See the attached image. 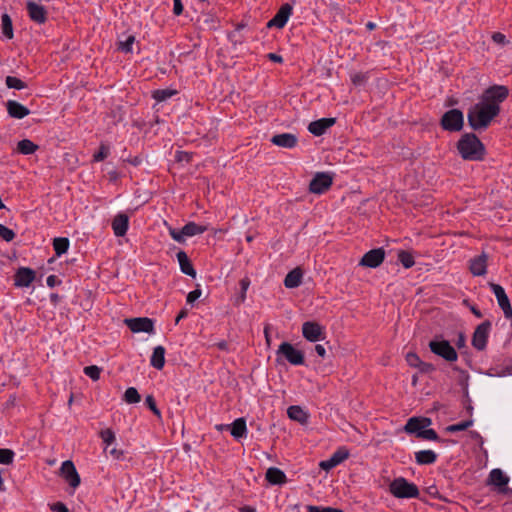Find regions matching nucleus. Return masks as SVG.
I'll use <instances>...</instances> for the list:
<instances>
[{
    "label": "nucleus",
    "mask_w": 512,
    "mask_h": 512,
    "mask_svg": "<svg viewBox=\"0 0 512 512\" xmlns=\"http://www.w3.org/2000/svg\"><path fill=\"white\" fill-rule=\"evenodd\" d=\"M458 153L466 161H482L486 155V148L474 133H465L456 144Z\"/></svg>",
    "instance_id": "f257e3e1"
},
{
    "label": "nucleus",
    "mask_w": 512,
    "mask_h": 512,
    "mask_svg": "<svg viewBox=\"0 0 512 512\" xmlns=\"http://www.w3.org/2000/svg\"><path fill=\"white\" fill-rule=\"evenodd\" d=\"M497 116L498 114L492 111L491 108L478 102L468 110V125L475 131L485 130Z\"/></svg>",
    "instance_id": "f03ea898"
},
{
    "label": "nucleus",
    "mask_w": 512,
    "mask_h": 512,
    "mask_svg": "<svg viewBox=\"0 0 512 512\" xmlns=\"http://www.w3.org/2000/svg\"><path fill=\"white\" fill-rule=\"evenodd\" d=\"M508 96L509 88L507 86L494 84L483 91L479 102L491 108L492 111L499 115L501 112L500 104L503 103Z\"/></svg>",
    "instance_id": "7ed1b4c3"
},
{
    "label": "nucleus",
    "mask_w": 512,
    "mask_h": 512,
    "mask_svg": "<svg viewBox=\"0 0 512 512\" xmlns=\"http://www.w3.org/2000/svg\"><path fill=\"white\" fill-rule=\"evenodd\" d=\"M389 492L399 499L418 498L420 494L417 485L409 482L404 477L395 478L389 484Z\"/></svg>",
    "instance_id": "20e7f679"
},
{
    "label": "nucleus",
    "mask_w": 512,
    "mask_h": 512,
    "mask_svg": "<svg viewBox=\"0 0 512 512\" xmlns=\"http://www.w3.org/2000/svg\"><path fill=\"white\" fill-rule=\"evenodd\" d=\"M277 354V362H280V358H284L287 362H289L291 365H303L305 363V356L304 352L296 349L291 343L289 342H282L278 350L276 352Z\"/></svg>",
    "instance_id": "39448f33"
},
{
    "label": "nucleus",
    "mask_w": 512,
    "mask_h": 512,
    "mask_svg": "<svg viewBox=\"0 0 512 512\" xmlns=\"http://www.w3.org/2000/svg\"><path fill=\"white\" fill-rule=\"evenodd\" d=\"M440 126L449 132L461 131L464 126L463 112L456 108L446 111L440 119Z\"/></svg>",
    "instance_id": "423d86ee"
},
{
    "label": "nucleus",
    "mask_w": 512,
    "mask_h": 512,
    "mask_svg": "<svg viewBox=\"0 0 512 512\" xmlns=\"http://www.w3.org/2000/svg\"><path fill=\"white\" fill-rule=\"evenodd\" d=\"M492 322L488 319L480 323L472 334L471 344L477 351H484L488 344Z\"/></svg>",
    "instance_id": "0eeeda50"
},
{
    "label": "nucleus",
    "mask_w": 512,
    "mask_h": 512,
    "mask_svg": "<svg viewBox=\"0 0 512 512\" xmlns=\"http://www.w3.org/2000/svg\"><path fill=\"white\" fill-rule=\"evenodd\" d=\"M429 348L432 353L448 362H454L458 358L455 348L447 340L434 339L429 342Z\"/></svg>",
    "instance_id": "6e6552de"
},
{
    "label": "nucleus",
    "mask_w": 512,
    "mask_h": 512,
    "mask_svg": "<svg viewBox=\"0 0 512 512\" xmlns=\"http://www.w3.org/2000/svg\"><path fill=\"white\" fill-rule=\"evenodd\" d=\"M333 184V177L326 172H318L312 178L309 184V191L313 194H323L330 189Z\"/></svg>",
    "instance_id": "1a4fd4ad"
},
{
    "label": "nucleus",
    "mask_w": 512,
    "mask_h": 512,
    "mask_svg": "<svg viewBox=\"0 0 512 512\" xmlns=\"http://www.w3.org/2000/svg\"><path fill=\"white\" fill-rule=\"evenodd\" d=\"M489 286L495 294L498 305L502 309L505 318L512 320V306L504 288L496 283H490Z\"/></svg>",
    "instance_id": "9d476101"
},
{
    "label": "nucleus",
    "mask_w": 512,
    "mask_h": 512,
    "mask_svg": "<svg viewBox=\"0 0 512 512\" xmlns=\"http://www.w3.org/2000/svg\"><path fill=\"white\" fill-rule=\"evenodd\" d=\"M124 323L133 333L154 332V320L148 317L128 318L124 320Z\"/></svg>",
    "instance_id": "9b49d317"
},
{
    "label": "nucleus",
    "mask_w": 512,
    "mask_h": 512,
    "mask_svg": "<svg viewBox=\"0 0 512 512\" xmlns=\"http://www.w3.org/2000/svg\"><path fill=\"white\" fill-rule=\"evenodd\" d=\"M302 335L309 342H317L325 338L323 327L315 321H306L303 323Z\"/></svg>",
    "instance_id": "f8f14e48"
},
{
    "label": "nucleus",
    "mask_w": 512,
    "mask_h": 512,
    "mask_svg": "<svg viewBox=\"0 0 512 512\" xmlns=\"http://www.w3.org/2000/svg\"><path fill=\"white\" fill-rule=\"evenodd\" d=\"M385 259V250L380 248H375L366 252L361 258L359 265L369 268H377L379 267Z\"/></svg>",
    "instance_id": "ddd939ff"
},
{
    "label": "nucleus",
    "mask_w": 512,
    "mask_h": 512,
    "mask_svg": "<svg viewBox=\"0 0 512 512\" xmlns=\"http://www.w3.org/2000/svg\"><path fill=\"white\" fill-rule=\"evenodd\" d=\"M293 7L289 3H284L276 12L274 17L267 22V27H276L282 29L285 27L290 15L292 14Z\"/></svg>",
    "instance_id": "4468645a"
},
{
    "label": "nucleus",
    "mask_w": 512,
    "mask_h": 512,
    "mask_svg": "<svg viewBox=\"0 0 512 512\" xmlns=\"http://www.w3.org/2000/svg\"><path fill=\"white\" fill-rule=\"evenodd\" d=\"M60 475L69 485L76 488L80 485L81 479L76 470L74 463L71 460H66L62 463L60 468Z\"/></svg>",
    "instance_id": "2eb2a0df"
},
{
    "label": "nucleus",
    "mask_w": 512,
    "mask_h": 512,
    "mask_svg": "<svg viewBox=\"0 0 512 512\" xmlns=\"http://www.w3.org/2000/svg\"><path fill=\"white\" fill-rule=\"evenodd\" d=\"M26 10L31 21L37 24H44L48 19L46 8L34 1H28L26 3Z\"/></svg>",
    "instance_id": "dca6fc26"
},
{
    "label": "nucleus",
    "mask_w": 512,
    "mask_h": 512,
    "mask_svg": "<svg viewBox=\"0 0 512 512\" xmlns=\"http://www.w3.org/2000/svg\"><path fill=\"white\" fill-rule=\"evenodd\" d=\"M36 278V272L29 267H19L14 274L15 287H29Z\"/></svg>",
    "instance_id": "f3484780"
},
{
    "label": "nucleus",
    "mask_w": 512,
    "mask_h": 512,
    "mask_svg": "<svg viewBox=\"0 0 512 512\" xmlns=\"http://www.w3.org/2000/svg\"><path fill=\"white\" fill-rule=\"evenodd\" d=\"M349 451L345 447L338 448L329 459L325 461H321L319 466L321 469L325 471H329L330 469L336 467L343 461L349 458Z\"/></svg>",
    "instance_id": "a211bd4d"
},
{
    "label": "nucleus",
    "mask_w": 512,
    "mask_h": 512,
    "mask_svg": "<svg viewBox=\"0 0 512 512\" xmlns=\"http://www.w3.org/2000/svg\"><path fill=\"white\" fill-rule=\"evenodd\" d=\"M431 423V419L427 417H411L404 426V430L409 434H415L418 438L419 432L430 426Z\"/></svg>",
    "instance_id": "6ab92c4d"
},
{
    "label": "nucleus",
    "mask_w": 512,
    "mask_h": 512,
    "mask_svg": "<svg viewBox=\"0 0 512 512\" xmlns=\"http://www.w3.org/2000/svg\"><path fill=\"white\" fill-rule=\"evenodd\" d=\"M336 123V118H321L312 121L308 125V131L314 136H322L330 127Z\"/></svg>",
    "instance_id": "aec40b11"
},
{
    "label": "nucleus",
    "mask_w": 512,
    "mask_h": 512,
    "mask_svg": "<svg viewBox=\"0 0 512 512\" xmlns=\"http://www.w3.org/2000/svg\"><path fill=\"white\" fill-rule=\"evenodd\" d=\"M487 260L486 254H481L470 260L469 270L474 276H483L487 273Z\"/></svg>",
    "instance_id": "412c9836"
},
{
    "label": "nucleus",
    "mask_w": 512,
    "mask_h": 512,
    "mask_svg": "<svg viewBox=\"0 0 512 512\" xmlns=\"http://www.w3.org/2000/svg\"><path fill=\"white\" fill-rule=\"evenodd\" d=\"M7 113L15 119H23L30 114V110L15 100H8L6 103Z\"/></svg>",
    "instance_id": "4be33fe9"
},
{
    "label": "nucleus",
    "mask_w": 512,
    "mask_h": 512,
    "mask_svg": "<svg viewBox=\"0 0 512 512\" xmlns=\"http://www.w3.org/2000/svg\"><path fill=\"white\" fill-rule=\"evenodd\" d=\"M272 144L283 148H294L298 143V138L292 133L276 134L271 138Z\"/></svg>",
    "instance_id": "5701e85b"
},
{
    "label": "nucleus",
    "mask_w": 512,
    "mask_h": 512,
    "mask_svg": "<svg viewBox=\"0 0 512 512\" xmlns=\"http://www.w3.org/2000/svg\"><path fill=\"white\" fill-rule=\"evenodd\" d=\"M129 228V217L125 213L117 214L112 221V229L118 237L126 235Z\"/></svg>",
    "instance_id": "b1692460"
},
{
    "label": "nucleus",
    "mask_w": 512,
    "mask_h": 512,
    "mask_svg": "<svg viewBox=\"0 0 512 512\" xmlns=\"http://www.w3.org/2000/svg\"><path fill=\"white\" fill-rule=\"evenodd\" d=\"M226 428L230 430L235 439H241L247 434L246 420L243 417L237 418L231 424L226 425Z\"/></svg>",
    "instance_id": "393cba45"
},
{
    "label": "nucleus",
    "mask_w": 512,
    "mask_h": 512,
    "mask_svg": "<svg viewBox=\"0 0 512 512\" xmlns=\"http://www.w3.org/2000/svg\"><path fill=\"white\" fill-rule=\"evenodd\" d=\"M177 260L180 265V269L182 273L195 278L196 276V270L193 267V264L191 263L190 259L188 258V255L185 251L180 250L176 254Z\"/></svg>",
    "instance_id": "a878e982"
},
{
    "label": "nucleus",
    "mask_w": 512,
    "mask_h": 512,
    "mask_svg": "<svg viewBox=\"0 0 512 512\" xmlns=\"http://www.w3.org/2000/svg\"><path fill=\"white\" fill-rule=\"evenodd\" d=\"M265 478L271 485H283L287 482L286 474L277 467L268 468Z\"/></svg>",
    "instance_id": "bb28decb"
},
{
    "label": "nucleus",
    "mask_w": 512,
    "mask_h": 512,
    "mask_svg": "<svg viewBox=\"0 0 512 512\" xmlns=\"http://www.w3.org/2000/svg\"><path fill=\"white\" fill-rule=\"evenodd\" d=\"M303 278V270L300 267H296L291 270L284 279V285L286 288H297L301 285Z\"/></svg>",
    "instance_id": "cd10ccee"
},
{
    "label": "nucleus",
    "mask_w": 512,
    "mask_h": 512,
    "mask_svg": "<svg viewBox=\"0 0 512 512\" xmlns=\"http://www.w3.org/2000/svg\"><path fill=\"white\" fill-rule=\"evenodd\" d=\"M150 364L157 370L163 369L165 365V348L163 346H156L153 349Z\"/></svg>",
    "instance_id": "c85d7f7f"
},
{
    "label": "nucleus",
    "mask_w": 512,
    "mask_h": 512,
    "mask_svg": "<svg viewBox=\"0 0 512 512\" xmlns=\"http://www.w3.org/2000/svg\"><path fill=\"white\" fill-rule=\"evenodd\" d=\"M287 414L291 420L297 421L300 424H306L308 422L309 415L300 406H290L287 409Z\"/></svg>",
    "instance_id": "c756f323"
},
{
    "label": "nucleus",
    "mask_w": 512,
    "mask_h": 512,
    "mask_svg": "<svg viewBox=\"0 0 512 512\" xmlns=\"http://www.w3.org/2000/svg\"><path fill=\"white\" fill-rule=\"evenodd\" d=\"M415 460L419 465H430L436 462L437 454L432 450L415 452Z\"/></svg>",
    "instance_id": "7c9ffc66"
},
{
    "label": "nucleus",
    "mask_w": 512,
    "mask_h": 512,
    "mask_svg": "<svg viewBox=\"0 0 512 512\" xmlns=\"http://www.w3.org/2000/svg\"><path fill=\"white\" fill-rule=\"evenodd\" d=\"M489 479L493 485L499 488L506 486L509 482V478L501 469H493L489 474Z\"/></svg>",
    "instance_id": "2f4dec72"
},
{
    "label": "nucleus",
    "mask_w": 512,
    "mask_h": 512,
    "mask_svg": "<svg viewBox=\"0 0 512 512\" xmlns=\"http://www.w3.org/2000/svg\"><path fill=\"white\" fill-rule=\"evenodd\" d=\"M38 149H39V146L29 139H23L17 143V152L22 155L33 154Z\"/></svg>",
    "instance_id": "473e14b6"
},
{
    "label": "nucleus",
    "mask_w": 512,
    "mask_h": 512,
    "mask_svg": "<svg viewBox=\"0 0 512 512\" xmlns=\"http://www.w3.org/2000/svg\"><path fill=\"white\" fill-rule=\"evenodd\" d=\"M207 231V227L203 225H199L195 222H188L182 227V234H185L186 237H192L195 235H199Z\"/></svg>",
    "instance_id": "72a5a7b5"
},
{
    "label": "nucleus",
    "mask_w": 512,
    "mask_h": 512,
    "mask_svg": "<svg viewBox=\"0 0 512 512\" xmlns=\"http://www.w3.org/2000/svg\"><path fill=\"white\" fill-rule=\"evenodd\" d=\"M250 284H251V280H250V278L248 276L243 277L239 281L240 293L235 298L234 305L239 306V305H241V304H243L245 302V300H246V292H247Z\"/></svg>",
    "instance_id": "f704fd0d"
},
{
    "label": "nucleus",
    "mask_w": 512,
    "mask_h": 512,
    "mask_svg": "<svg viewBox=\"0 0 512 512\" xmlns=\"http://www.w3.org/2000/svg\"><path fill=\"white\" fill-rule=\"evenodd\" d=\"M69 245V239L66 237H56L53 239V249L58 257L68 251Z\"/></svg>",
    "instance_id": "c9c22d12"
},
{
    "label": "nucleus",
    "mask_w": 512,
    "mask_h": 512,
    "mask_svg": "<svg viewBox=\"0 0 512 512\" xmlns=\"http://www.w3.org/2000/svg\"><path fill=\"white\" fill-rule=\"evenodd\" d=\"M1 28L3 35L7 39H12L14 37L12 19L7 13L2 14L1 16Z\"/></svg>",
    "instance_id": "e433bc0d"
},
{
    "label": "nucleus",
    "mask_w": 512,
    "mask_h": 512,
    "mask_svg": "<svg viewBox=\"0 0 512 512\" xmlns=\"http://www.w3.org/2000/svg\"><path fill=\"white\" fill-rule=\"evenodd\" d=\"M418 438L424 439V440L442 442V443L451 442L450 440L440 438L439 435L437 434V432L431 428L430 429L424 428L423 431L419 432Z\"/></svg>",
    "instance_id": "4c0bfd02"
},
{
    "label": "nucleus",
    "mask_w": 512,
    "mask_h": 512,
    "mask_svg": "<svg viewBox=\"0 0 512 512\" xmlns=\"http://www.w3.org/2000/svg\"><path fill=\"white\" fill-rule=\"evenodd\" d=\"M176 94L177 90L174 89H157L152 92V98L157 102H163Z\"/></svg>",
    "instance_id": "58836bf2"
},
{
    "label": "nucleus",
    "mask_w": 512,
    "mask_h": 512,
    "mask_svg": "<svg viewBox=\"0 0 512 512\" xmlns=\"http://www.w3.org/2000/svg\"><path fill=\"white\" fill-rule=\"evenodd\" d=\"M398 260L406 269L413 267L415 264L414 256L406 250H400L398 252Z\"/></svg>",
    "instance_id": "ea45409f"
},
{
    "label": "nucleus",
    "mask_w": 512,
    "mask_h": 512,
    "mask_svg": "<svg viewBox=\"0 0 512 512\" xmlns=\"http://www.w3.org/2000/svg\"><path fill=\"white\" fill-rule=\"evenodd\" d=\"M110 155V147L101 142L99 145V149L96 153L93 154V162H101L105 160Z\"/></svg>",
    "instance_id": "a19ab883"
},
{
    "label": "nucleus",
    "mask_w": 512,
    "mask_h": 512,
    "mask_svg": "<svg viewBox=\"0 0 512 512\" xmlns=\"http://www.w3.org/2000/svg\"><path fill=\"white\" fill-rule=\"evenodd\" d=\"M140 400H141V396L136 388L129 387L126 389V391L124 393V401L125 402H127L128 404H135V403L140 402Z\"/></svg>",
    "instance_id": "79ce46f5"
},
{
    "label": "nucleus",
    "mask_w": 512,
    "mask_h": 512,
    "mask_svg": "<svg viewBox=\"0 0 512 512\" xmlns=\"http://www.w3.org/2000/svg\"><path fill=\"white\" fill-rule=\"evenodd\" d=\"M5 84L10 89L21 90L27 87V83L14 76H7Z\"/></svg>",
    "instance_id": "37998d69"
},
{
    "label": "nucleus",
    "mask_w": 512,
    "mask_h": 512,
    "mask_svg": "<svg viewBox=\"0 0 512 512\" xmlns=\"http://www.w3.org/2000/svg\"><path fill=\"white\" fill-rule=\"evenodd\" d=\"M472 425H473V420L472 419H468V420L461 421L459 423L447 426L446 427V431L447 432H451V433H455V432H459V431H464V430H467Z\"/></svg>",
    "instance_id": "c03bdc74"
},
{
    "label": "nucleus",
    "mask_w": 512,
    "mask_h": 512,
    "mask_svg": "<svg viewBox=\"0 0 512 512\" xmlns=\"http://www.w3.org/2000/svg\"><path fill=\"white\" fill-rule=\"evenodd\" d=\"M15 453L8 448H0V464L10 465L13 463Z\"/></svg>",
    "instance_id": "a18cd8bd"
},
{
    "label": "nucleus",
    "mask_w": 512,
    "mask_h": 512,
    "mask_svg": "<svg viewBox=\"0 0 512 512\" xmlns=\"http://www.w3.org/2000/svg\"><path fill=\"white\" fill-rule=\"evenodd\" d=\"M84 374L90 377L93 381H97L100 378L101 368L96 365L86 366L84 368Z\"/></svg>",
    "instance_id": "49530a36"
},
{
    "label": "nucleus",
    "mask_w": 512,
    "mask_h": 512,
    "mask_svg": "<svg viewBox=\"0 0 512 512\" xmlns=\"http://www.w3.org/2000/svg\"><path fill=\"white\" fill-rule=\"evenodd\" d=\"M16 234L15 232L6 227L3 224H0V238L3 239L6 242H11L15 238Z\"/></svg>",
    "instance_id": "de8ad7c7"
},
{
    "label": "nucleus",
    "mask_w": 512,
    "mask_h": 512,
    "mask_svg": "<svg viewBox=\"0 0 512 512\" xmlns=\"http://www.w3.org/2000/svg\"><path fill=\"white\" fill-rule=\"evenodd\" d=\"M135 41V37L133 35L128 36L125 41H121L118 44V50L124 53H130L132 51V45Z\"/></svg>",
    "instance_id": "09e8293b"
},
{
    "label": "nucleus",
    "mask_w": 512,
    "mask_h": 512,
    "mask_svg": "<svg viewBox=\"0 0 512 512\" xmlns=\"http://www.w3.org/2000/svg\"><path fill=\"white\" fill-rule=\"evenodd\" d=\"M99 434H100L102 441L107 446H109L110 444H112L115 441V433L110 428L101 430Z\"/></svg>",
    "instance_id": "8fccbe9b"
},
{
    "label": "nucleus",
    "mask_w": 512,
    "mask_h": 512,
    "mask_svg": "<svg viewBox=\"0 0 512 512\" xmlns=\"http://www.w3.org/2000/svg\"><path fill=\"white\" fill-rule=\"evenodd\" d=\"M145 405L153 412L155 416L161 417V411L158 409L153 395L146 396Z\"/></svg>",
    "instance_id": "3c124183"
},
{
    "label": "nucleus",
    "mask_w": 512,
    "mask_h": 512,
    "mask_svg": "<svg viewBox=\"0 0 512 512\" xmlns=\"http://www.w3.org/2000/svg\"><path fill=\"white\" fill-rule=\"evenodd\" d=\"M368 80V73L364 72H357L353 75H351V82L355 86H361L365 84Z\"/></svg>",
    "instance_id": "603ef678"
},
{
    "label": "nucleus",
    "mask_w": 512,
    "mask_h": 512,
    "mask_svg": "<svg viewBox=\"0 0 512 512\" xmlns=\"http://www.w3.org/2000/svg\"><path fill=\"white\" fill-rule=\"evenodd\" d=\"M307 512H344V511L342 509L334 508V507L308 505Z\"/></svg>",
    "instance_id": "864d4df0"
},
{
    "label": "nucleus",
    "mask_w": 512,
    "mask_h": 512,
    "mask_svg": "<svg viewBox=\"0 0 512 512\" xmlns=\"http://www.w3.org/2000/svg\"><path fill=\"white\" fill-rule=\"evenodd\" d=\"M406 362L410 367L418 368L421 359L416 353L409 352L406 355Z\"/></svg>",
    "instance_id": "5fc2aeb1"
},
{
    "label": "nucleus",
    "mask_w": 512,
    "mask_h": 512,
    "mask_svg": "<svg viewBox=\"0 0 512 512\" xmlns=\"http://www.w3.org/2000/svg\"><path fill=\"white\" fill-rule=\"evenodd\" d=\"M175 160L177 162H187L189 163L192 160V154L185 151H177L175 155Z\"/></svg>",
    "instance_id": "6e6d98bb"
},
{
    "label": "nucleus",
    "mask_w": 512,
    "mask_h": 512,
    "mask_svg": "<svg viewBox=\"0 0 512 512\" xmlns=\"http://www.w3.org/2000/svg\"><path fill=\"white\" fill-rule=\"evenodd\" d=\"M202 292L199 288L190 291L187 295L186 301L189 304H193L198 298H200Z\"/></svg>",
    "instance_id": "4d7b16f0"
},
{
    "label": "nucleus",
    "mask_w": 512,
    "mask_h": 512,
    "mask_svg": "<svg viewBox=\"0 0 512 512\" xmlns=\"http://www.w3.org/2000/svg\"><path fill=\"white\" fill-rule=\"evenodd\" d=\"M491 38H492L493 42L500 44V45H505L508 43L506 36L501 32H494L492 34Z\"/></svg>",
    "instance_id": "13d9d810"
},
{
    "label": "nucleus",
    "mask_w": 512,
    "mask_h": 512,
    "mask_svg": "<svg viewBox=\"0 0 512 512\" xmlns=\"http://www.w3.org/2000/svg\"><path fill=\"white\" fill-rule=\"evenodd\" d=\"M418 369L421 373H431L435 371V366L432 363H427L421 360Z\"/></svg>",
    "instance_id": "bf43d9fd"
},
{
    "label": "nucleus",
    "mask_w": 512,
    "mask_h": 512,
    "mask_svg": "<svg viewBox=\"0 0 512 512\" xmlns=\"http://www.w3.org/2000/svg\"><path fill=\"white\" fill-rule=\"evenodd\" d=\"M50 509L55 512H70L68 507L63 502H56L50 506Z\"/></svg>",
    "instance_id": "052dcab7"
},
{
    "label": "nucleus",
    "mask_w": 512,
    "mask_h": 512,
    "mask_svg": "<svg viewBox=\"0 0 512 512\" xmlns=\"http://www.w3.org/2000/svg\"><path fill=\"white\" fill-rule=\"evenodd\" d=\"M170 235L177 242L181 243V242L185 241L184 237H186V236H185V234H182V229L181 230L170 229Z\"/></svg>",
    "instance_id": "680f3d73"
},
{
    "label": "nucleus",
    "mask_w": 512,
    "mask_h": 512,
    "mask_svg": "<svg viewBox=\"0 0 512 512\" xmlns=\"http://www.w3.org/2000/svg\"><path fill=\"white\" fill-rule=\"evenodd\" d=\"M173 2H174L173 13L176 16L181 15L183 13V10H184L183 4H182V0H173Z\"/></svg>",
    "instance_id": "e2e57ef3"
},
{
    "label": "nucleus",
    "mask_w": 512,
    "mask_h": 512,
    "mask_svg": "<svg viewBox=\"0 0 512 512\" xmlns=\"http://www.w3.org/2000/svg\"><path fill=\"white\" fill-rule=\"evenodd\" d=\"M46 283L50 288L61 284V280L56 275H49L46 279Z\"/></svg>",
    "instance_id": "0e129e2a"
},
{
    "label": "nucleus",
    "mask_w": 512,
    "mask_h": 512,
    "mask_svg": "<svg viewBox=\"0 0 512 512\" xmlns=\"http://www.w3.org/2000/svg\"><path fill=\"white\" fill-rule=\"evenodd\" d=\"M466 346V337L464 335V333L460 332L458 334V338L456 340V347L458 349H461V348H464Z\"/></svg>",
    "instance_id": "69168bd1"
},
{
    "label": "nucleus",
    "mask_w": 512,
    "mask_h": 512,
    "mask_svg": "<svg viewBox=\"0 0 512 512\" xmlns=\"http://www.w3.org/2000/svg\"><path fill=\"white\" fill-rule=\"evenodd\" d=\"M109 454L115 459V460H120L123 458V451L122 450H119V449H116V448H112L111 450H109Z\"/></svg>",
    "instance_id": "338daca9"
},
{
    "label": "nucleus",
    "mask_w": 512,
    "mask_h": 512,
    "mask_svg": "<svg viewBox=\"0 0 512 512\" xmlns=\"http://www.w3.org/2000/svg\"><path fill=\"white\" fill-rule=\"evenodd\" d=\"M110 182H117L120 178V173L117 170H111L107 173Z\"/></svg>",
    "instance_id": "774afa93"
}]
</instances>
